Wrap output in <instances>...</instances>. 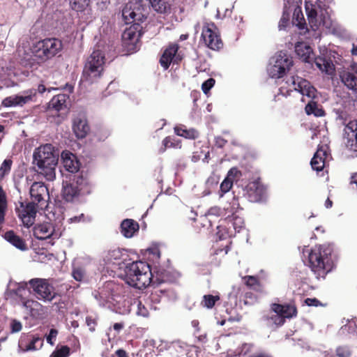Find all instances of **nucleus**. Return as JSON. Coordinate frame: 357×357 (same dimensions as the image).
Instances as JSON below:
<instances>
[{
    "instance_id": "nucleus-1",
    "label": "nucleus",
    "mask_w": 357,
    "mask_h": 357,
    "mask_svg": "<svg viewBox=\"0 0 357 357\" xmlns=\"http://www.w3.org/2000/svg\"><path fill=\"white\" fill-rule=\"evenodd\" d=\"M333 247L331 244L315 245L308 255L309 266L316 278H325L334 267Z\"/></svg>"
},
{
    "instance_id": "nucleus-2",
    "label": "nucleus",
    "mask_w": 357,
    "mask_h": 357,
    "mask_svg": "<svg viewBox=\"0 0 357 357\" xmlns=\"http://www.w3.org/2000/svg\"><path fill=\"white\" fill-rule=\"evenodd\" d=\"M286 83L289 87V91H297L303 96L311 98L305 107V111L307 115L313 114L316 117L325 116L326 113L322 107L314 100L317 97V89L309 81L298 76H291L287 79Z\"/></svg>"
},
{
    "instance_id": "nucleus-3",
    "label": "nucleus",
    "mask_w": 357,
    "mask_h": 357,
    "mask_svg": "<svg viewBox=\"0 0 357 357\" xmlns=\"http://www.w3.org/2000/svg\"><path fill=\"white\" fill-rule=\"evenodd\" d=\"M33 158L39 173L43 174L47 180L52 181L55 178V167L58 162L54 146L50 144H46L36 148Z\"/></svg>"
},
{
    "instance_id": "nucleus-4",
    "label": "nucleus",
    "mask_w": 357,
    "mask_h": 357,
    "mask_svg": "<svg viewBox=\"0 0 357 357\" xmlns=\"http://www.w3.org/2000/svg\"><path fill=\"white\" fill-rule=\"evenodd\" d=\"M152 273L150 265L142 261H133L125 268L126 282L131 287L142 289L152 282Z\"/></svg>"
},
{
    "instance_id": "nucleus-5",
    "label": "nucleus",
    "mask_w": 357,
    "mask_h": 357,
    "mask_svg": "<svg viewBox=\"0 0 357 357\" xmlns=\"http://www.w3.org/2000/svg\"><path fill=\"white\" fill-rule=\"evenodd\" d=\"M105 63L103 52L99 50H94L84 64L82 80L91 84L96 82L103 73Z\"/></svg>"
},
{
    "instance_id": "nucleus-6",
    "label": "nucleus",
    "mask_w": 357,
    "mask_h": 357,
    "mask_svg": "<svg viewBox=\"0 0 357 357\" xmlns=\"http://www.w3.org/2000/svg\"><path fill=\"white\" fill-rule=\"evenodd\" d=\"M63 48L61 40L48 38L38 41L33 47L35 56L42 61H45L56 56Z\"/></svg>"
},
{
    "instance_id": "nucleus-7",
    "label": "nucleus",
    "mask_w": 357,
    "mask_h": 357,
    "mask_svg": "<svg viewBox=\"0 0 357 357\" xmlns=\"http://www.w3.org/2000/svg\"><path fill=\"white\" fill-rule=\"evenodd\" d=\"M142 34V26L138 24H132L123 31L122 47L126 54H132L139 50Z\"/></svg>"
},
{
    "instance_id": "nucleus-8",
    "label": "nucleus",
    "mask_w": 357,
    "mask_h": 357,
    "mask_svg": "<svg viewBox=\"0 0 357 357\" xmlns=\"http://www.w3.org/2000/svg\"><path fill=\"white\" fill-rule=\"evenodd\" d=\"M92 188L82 176L77 177L75 181L66 183L62 190V197L66 202H73L79 195H86L91 192Z\"/></svg>"
},
{
    "instance_id": "nucleus-9",
    "label": "nucleus",
    "mask_w": 357,
    "mask_h": 357,
    "mask_svg": "<svg viewBox=\"0 0 357 357\" xmlns=\"http://www.w3.org/2000/svg\"><path fill=\"white\" fill-rule=\"evenodd\" d=\"M29 285L39 300L52 301L56 296L54 287L47 279L33 278L29 281Z\"/></svg>"
},
{
    "instance_id": "nucleus-10",
    "label": "nucleus",
    "mask_w": 357,
    "mask_h": 357,
    "mask_svg": "<svg viewBox=\"0 0 357 357\" xmlns=\"http://www.w3.org/2000/svg\"><path fill=\"white\" fill-rule=\"evenodd\" d=\"M122 17L126 24H140L146 19L145 8L139 1H130L122 10Z\"/></svg>"
},
{
    "instance_id": "nucleus-11",
    "label": "nucleus",
    "mask_w": 357,
    "mask_h": 357,
    "mask_svg": "<svg viewBox=\"0 0 357 357\" xmlns=\"http://www.w3.org/2000/svg\"><path fill=\"white\" fill-rule=\"evenodd\" d=\"M201 39L204 45L212 50L218 51L223 47V42L214 23L206 24L203 26Z\"/></svg>"
},
{
    "instance_id": "nucleus-12",
    "label": "nucleus",
    "mask_w": 357,
    "mask_h": 357,
    "mask_svg": "<svg viewBox=\"0 0 357 357\" xmlns=\"http://www.w3.org/2000/svg\"><path fill=\"white\" fill-rule=\"evenodd\" d=\"M31 202L39 209L45 208L47 206V200L50 197L49 191L43 183L34 182L29 191Z\"/></svg>"
},
{
    "instance_id": "nucleus-13",
    "label": "nucleus",
    "mask_w": 357,
    "mask_h": 357,
    "mask_svg": "<svg viewBox=\"0 0 357 357\" xmlns=\"http://www.w3.org/2000/svg\"><path fill=\"white\" fill-rule=\"evenodd\" d=\"M37 208L34 202H20V206L16 207V213L25 227H30L34 224Z\"/></svg>"
},
{
    "instance_id": "nucleus-14",
    "label": "nucleus",
    "mask_w": 357,
    "mask_h": 357,
    "mask_svg": "<svg viewBox=\"0 0 357 357\" xmlns=\"http://www.w3.org/2000/svg\"><path fill=\"white\" fill-rule=\"evenodd\" d=\"M36 95V93L33 89L24 91L22 95H13L5 98L1 102V106L5 107H22L32 101Z\"/></svg>"
},
{
    "instance_id": "nucleus-15",
    "label": "nucleus",
    "mask_w": 357,
    "mask_h": 357,
    "mask_svg": "<svg viewBox=\"0 0 357 357\" xmlns=\"http://www.w3.org/2000/svg\"><path fill=\"white\" fill-rule=\"evenodd\" d=\"M293 65V61L286 54H280L275 63L269 69V74L273 78H280L286 73Z\"/></svg>"
},
{
    "instance_id": "nucleus-16",
    "label": "nucleus",
    "mask_w": 357,
    "mask_h": 357,
    "mask_svg": "<svg viewBox=\"0 0 357 357\" xmlns=\"http://www.w3.org/2000/svg\"><path fill=\"white\" fill-rule=\"evenodd\" d=\"M178 49L179 46L178 44L170 43L164 50L159 61L160 66L164 70H167L172 62L177 63L181 60L179 55H177Z\"/></svg>"
},
{
    "instance_id": "nucleus-17",
    "label": "nucleus",
    "mask_w": 357,
    "mask_h": 357,
    "mask_svg": "<svg viewBox=\"0 0 357 357\" xmlns=\"http://www.w3.org/2000/svg\"><path fill=\"white\" fill-rule=\"evenodd\" d=\"M248 199L251 202H262L266 194V188L258 181H253L246 186Z\"/></svg>"
},
{
    "instance_id": "nucleus-18",
    "label": "nucleus",
    "mask_w": 357,
    "mask_h": 357,
    "mask_svg": "<svg viewBox=\"0 0 357 357\" xmlns=\"http://www.w3.org/2000/svg\"><path fill=\"white\" fill-rule=\"evenodd\" d=\"M33 234L35 238L39 240H45L52 238H58L57 234H54V227L50 222L38 224L33 227Z\"/></svg>"
},
{
    "instance_id": "nucleus-19",
    "label": "nucleus",
    "mask_w": 357,
    "mask_h": 357,
    "mask_svg": "<svg viewBox=\"0 0 357 357\" xmlns=\"http://www.w3.org/2000/svg\"><path fill=\"white\" fill-rule=\"evenodd\" d=\"M73 131L78 139H83L86 137L90 131V126L86 119L84 116H77L73 121Z\"/></svg>"
},
{
    "instance_id": "nucleus-20",
    "label": "nucleus",
    "mask_w": 357,
    "mask_h": 357,
    "mask_svg": "<svg viewBox=\"0 0 357 357\" xmlns=\"http://www.w3.org/2000/svg\"><path fill=\"white\" fill-rule=\"evenodd\" d=\"M271 309L276 314L281 315L284 319H290L297 315V308L295 305L273 303Z\"/></svg>"
},
{
    "instance_id": "nucleus-21",
    "label": "nucleus",
    "mask_w": 357,
    "mask_h": 357,
    "mask_svg": "<svg viewBox=\"0 0 357 357\" xmlns=\"http://www.w3.org/2000/svg\"><path fill=\"white\" fill-rule=\"evenodd\" d=\"M68 99L69 96L64 93L54 96L48 103V110L55 111L56 112L66 111L68 108L67 100Z\"/></svg>"
},
{
    "instance_id": "nucleus-22",
    "label": "nucleus",
    "mask_w": 357,
    "mask_h": 357,
    "mask_svg": "<svg viewBox=\"0 0 357 357\" xmlns=\"http://www.w3.org/2000/svg\"><path fill=\"white\" fill-rule=\"evenodd\" d=\"M328 153L326 149L324 146L319 147L311 160L312 168L317 172L321 171L325 166V161Z\"/></svg>"
},
{
    "instance_id": "nucleus-23",
    "label": "nucleus",
    "mask_w": 357,
    "mask_h": 357,
    "mask_svg": "<svg viewBox=\"0 0 357 357\" xmlns=\"http://www.w3.org/2000/svg\"><path fill=\"white\" fill-rule=\"evenodd\" d=\"M295 52L304 62L310 63L314 59V54L311 47L304 42L297 43L296 44Z\"/></svg>"
},
{
    "instance_id": "nucleus-24",
    "label": "nucleus",
    "mask_w": 357,
    "mask_h": 357,
    "mask_svg": "<svg viewBox=\"0 0 357 357\" xmlns=\"http://www.w3.org/2000/svg\"><path fill=\"white\" fill-rule=\"evenodd\" d=\"M121 233L126 238H131L139 231V226L138 222L132 219L123 220L120 226Z\"/></svg>"
},
{
    "instance_id": "nucleus-25",
    "label": "nucleus",
    "mask_w": 357,
    "mask_h": 357,
    "mask_svg": "<svg viewBox=\"0 0 357 357\" xmlns=\"http://www.w3.org/2000/svg\"><path fill=\"white\" fill-rule=\"evenodd\" d=\"M4 238L16 248L24 251L27 250V245L24 238L17 235L13 230L6 231L3 236Z\"/></svg>"
},
{
    "instance_id": "nucleus-26",
    "label": "nucleus",
    "mask_w": 357,
    "mask_h": 357,
    "mask_svg": "<svg viewBox=\"0 0 357 357\" xmlns=\"http://www.w3.org/2000/svg\"><path fill=\"white\" fill-rule=\"evenodd\" d=\"M24 306L29 309L30 315L35 319H42L45 314L44 307L38 301L27 300L24 302Z\"/></svg>"
},
{
    "instance_id": "nucleus-27",
    "label": "nucleus",
    "mask_w": 357,
    "mask_h": 357,
    "mask_svg": "<svg viewBox=\"0 0 357 357\" xmlns=\"http://www.w3.org/2000/svg\"><path fill=\"white\" fill-rule=\"evenodd\" d=\"M153 9L160 14H169L174 0H149Z\"/></svg>"
},
{
    "instance_id": "nucleus-28",
    "label": "nucleus",
    "mask_w": 357,
    "mask_h": 357,
    "mask_svg": "<svg viewBox=\"0 0 357 357\" xmlns=\"http://www.w3.org/2000/svg\"><path fill=\"white\" fill-rule=\"evenodd\" d=\"M245 284L250 289L258 294H263L264 288L259 278L253 275H245L243 278Z\"/></svg>"
},
{
    "instance_id": "nucleus-29",
    "label": "nucleus",
    "mask_w": 357,
    "mask_h": 357,
    "mask_svg": "<svg viewBox=\"0 0 357 357\" xmlns=\"http://www.w3.org/2000/svg\"><path fill=\"white\" fill-rule=\"evenodd\" d=\"M314 63L322 72H325L328 75H332L335 72V66L330 59L318 56L314 58Z\"/></svg>"
},
{
    "instance_id": "nucleus-30",
    "label": "nucleus",
    "mask_w": 357,
    "mask_h": 357,
    "mask_svg": "<svg viewBox=\"0 0 357 357\" xmlns=\"http://www.w3.org/2000/svg\"><path fill=\"white\" fill-rule=\"evenodd\" d=\"M71 156H65L63 158V163L66 169L71 173L78 172L79 169V162L75 159V156L71 154Z\"/></svg>"
},
{
    "instance_id": "nucleus-31",
    "label": "nucleus",
    "mask_w": 357,
    "mask_h": 357,
    "mask_svg": "<svg viewBox=\"0 0 357 357\" xmlns=\"http://www.w3.org/2000/svg\"><path fill=\"white\" fill-rule=\"evenodd\" d=\"M342 81L349 89L357 90V76L354 73H344L342 76Z\"/></svg>"
},
{
    "instance_id": "nucleus-32",
    "label": "nucleus",
    "mask_w": 357,
    "mask_h": 357,
    "mask_svg": "<svg viewBox=\"0 0 357 357\" xmlns=\"http://www.w3.org/2000/svg\"><path fill=\"white\" fill-rule=\"evenodd\" d=\"M175 132L177 135L189 139H195L199 137V132L194 129H185L182 128H175Z\"/></svg>"
},
{
    "instance_id": "nucleus-33",
    "label": "nucleus",
    "mask_w": 357,
    "mask_h": 357,
    "mask_svg": "<svg viewBox=\"0 0 357 357\" xmlns=\"http://www.w3.org/2000/svg\"><path fill=\"white\" fill-rule=\"evenodd\" d=\"M264 319L268 322V325H275L277 327L282 326L285 323V319L279 314H273L271 315H264Z\"/></svg>"
},
{
    "instance_id": "nucleus-34",
    "label": "nucleus",
    "mask_w": 357,
    "mask_h": 357,
    "mask_svg": "<svg viewBox=\"0 0 357 357\" xmlns=\"http://www.w3.org/2000/svg\"><path fill=\"white\" fill-rule=\"evenodd\" d=\"M220 297L219 295H211V294H207L204 295L203 296L202 301L201 302L202 306L206 307L208 309L213 308L215 303L218 301H220Z\"/></svg>"
},
{
    "instance_id": "nucleus-35",
    "label": "nucleus",
    "mask_w": 357,
    "mask_h": 357,
    "mask_svg": "<svg viewBox=\"0 0 357 357\" xmlns=\"http://www.w3.org/2000/svg\"><path fill=\"white\" fill-rule=\"evenodd\" d=\"M166 294V290L154 287V289L149 296L148 299L153 303H159L161 301L162 296Z\"/></svg>"
},
{
    "instance_id": "nucleus-36",
    "label": "nucleus",
    "mask_w": 357,
    "mask_h": 357,
    "mask_svg": "<svg viewBox=\"0 0 357 357\" xmlns=\"http://www.w3.org/2000/svg\"><path fill=\"white\" fill-rule=\"evenodd\" d=\"M120 289V287L118 284H116L114 282H107L104 287V289L102 290L101 294H104V291H111V294L107 296V299L109 300L111 298L112 300H115L114 296H116L115 292L117 291Z\"/></svg>"
},
{
    "instance_id": "nucleus-37",
    "label": "nucleus",
    "mask_w": 357,
    "mask_h": 357,
    "mask_svg": "<svg viewBox=\"0 0 357 357\" xmlns=\"http://www.w3.org/2000/svg\"><path fill=\"white\" fill-rule=\"evenodd\" d=\"M258 293L255 291L252 292L251 291H247L244 296V303L245 305H254L258 301Z\"/></svg>"
},
{
    "instance_id": "nucleus-38",
    "label": "nucleus",
    "mask_w": 357,
    "mask_h": 357,
    "mask_svg": "<svg viewBox=\"0 0 357 357\" xmlns=\"http://www.w3.org/2000/svg\"><path fill=\"white\" fill-rule=\"evenodd\" d=\"M71 8L77 12L83 11L86 6V0H69Z\"/></svg>"
},
{
    "instance_id": "nucleus-39",
    "label": "nucleus",
    "mask_w": 357,
    "mask_h": 357,
    "mask_svg": "<svg viewBox=\"0 0 357 357\" xmlns=\"http://www.w3.org/2000/svg\"><path fill=\"white\" fill-rule=\"evenodd\" d=\"M70 349L68 346H62L56 349L50 356V357H68L70 355Z\"/></svg>"
},
{
    "instance_id": "nucleus-40",
    "label": "nucleus",
    "mask_w": 357,
    "mask_h": 357,
    "mask_svg": "<svg viewBox=\"0 0 357 357\" xmlns=\"http://www.w3.org/2000/svg\"><path fill=\"white\" fill-rule=\"evenodd\" d=\"M11 160H5L0 167V178H3L5 175L8 174L11 169L12 166Z\"/></svg>"
},
{
    "instance_id": "nucleus-41",
    "label": "nucleus",
    "mask_w": 357,
    "mask_h": 357,
    "mask_svg": "<svg viewBox=\"0 0 357 357\" xmlns=\"http://www.w3.org/2000/svg\"><path fill=\"white\" fill-rule=\"evenodd\" d=\"M162 145L164 146L163 151L167 148L181 147V145H179L178 143H176L175 139L172 138L170 136L166 137L162 140Z\"/></svg>"
},
{
    "instance_id": "nucleus-42",
    "label": "nucleus",
    "mask_w": 357,
    "mask_h": 357,
    "mask_svg": "<svg viewBox=\"0 0 357 357\" xmlns=\"http://www.w3.org/2000/svg\"><path fill=\"white\" fill-rule=\"evenodd\" d=\"M72 275L75 280L81 282L85 277V272L83 268L78 267L73 269Z\"/></svg>"
},
{
    "instance_id": "nucleus-43",
    "label": "nucleus",
    "mask_w": 357,
    "mask_h": 357,
    "mask_svg": "<svg viewBox=\"0 0 357 357\" xmlns=\"http://www.w3.org/2000/svg\"><path fill=\"white\" fill-rule=\"evenodd\" d=\"M233 185V180L230 178L226 177L220 185V190L223 193H226L229 191Z\"/></svg>"
},
{
    "instance_id": "nucleus-44",
    "label": "nucleus",
    "mask_w": 357,
    "mask_h": 357,
    "mask_svg": "<svg viewBox=\"0 0 357 357\" xmlns=\"http://www.w3.org/2000/svg\"><path fill=\"white\" fill-rule=\"evenodd\" d=\"M351 352L349 347L345 346L339 347L336 349V355L337 357H349Z\"/></svg>"
},
{
    "instance_id": "nucleus-45",
    "label": "nucleus",
    "mask_w": 357,
    "mask_h": 357,
    "mask_svg": "<svg viewBox=\"0 0 357 357\" xmlns=\"http://www.w3.org/2000/svg\"><path fill=\"white\" fill-rule=\"evenodd\" d=\"M215 84V79L213 78H209L202 85V89L204 93H207Z\"/></svg>"
},
{
    "instance_id": "nucleus-46",
    "label": "nucleus",
    "mask_w": 357,
    "mask_h": 357,
    "mask_svg": "<svg viewBox=\"0 0 357 357\" xmlns=\"http://www.w3.org/2000/svg\"><path fill=\"white\" fill-rule=\"evenodd\" d=\"M40 342V347L43 345V340L39 337H33L29 344L27 345V350H35L37 349L36 344Z\"/></svg>"
},
{
    "instance_id": "nucleus-47",
    "label": "nucleus",
    "mask_w": 357,
    "mask_h": 357,
    "mask_svg": "<svg viewBox=\"0 0 357 357\" xmlns=\"http://www.w3.org/2000/svg\"><path fill=\"white\" fill-rule=\"evenodd\" d=\"M86 324L88 326L89 331L91 332H94L96 331V327L98 324V321L96 319L93 318L92 317H86Z\"/></svg>"
},
{
    "instance_id": "nucleus-48",
    "label": "nucleus",
    "mask_w": 357,
    "mask_h": 357,
    "mask_svg": "<svg viewBox=\"0 0 357 357\" xmlns=\"http://www.w3.org/2000/svg\"><path fill=\"white\" fill-rule=\"evenodd\" d=\"M58 335V331L55 328H52L50 331V333L49 335L47 336L46 339H47V342L51 344V345H54V342L53 341V339H56V336Z\"/></svg>"
},
{
    "instance_id": "nucleus-49",
    "label": "nucleus",
    "mask_w": 357,
    "mask_h": 357,
    "mask_svg": "<svg viewBox=\"0 0 357 357\" xmlns=\"http://www.w3.org/2000/svg\"><path fill=\"white\" fill-rule=\"evenodd\" d=\"M241 176V172L238 169V168L232 167L228 172L227 177L230 178L233 180L234 178H237Z\"/></svg>"
},
{
    "instance_id": "nucleus-50",
    "label": "nucleus",
    "mask_w": 357,
    "mask_h": 357,
    "mask_svg": "<svg viewBox=\"0 0 357 357\" xmlns=\"http://www.w3.org/2000/svg\"><path fill=\"white\" fill-rule=\"evenodd\" d=\"M137 308V314L143 317H147L149 315V310L144 305H142L141 301H139Z\"/></svg>"
},
{
    "instance_id": "nucleus-51",
    "label": "nucleus",
    "mask_w": 357,
    "mask_h": 357,
    "mask_svg": "<svg viewBox=\"0 0 357 357\" xmlns=\"http://www.w3.org/2000/svg\"><path fill=\"white\" fill-rule=\"evenodd\" d=\"M306 11L310 23L313 22L314 20H316L317 12L314 8H311L309 10V8H307Z\"/></svg>"
},
{
    "instance_id": "nucleus-52",
    "label": "nucleus",
    "mask_w": 357,
    "mask_h": 357,
    "mask_svg": "<svg viewBox=\"0 0 357 357\" xmlns=\"http://www.w3.org/2000/svg\"><path fill=\"white\" fill-rule=\"evenodd\" d=\"M305 303L308 306H319L321 305V302L316 298H307L305 300Z\"/></svg>"
},
{
    "instance_id": "nucleus-53",
    "label": "nucleus",
    "mask_w": 357,
    "mask_h": 357,
    "mask_svg": "<svg viewBox=\"0 0 357 357\" xmlns=\"http://www.w3.org/2000/svg\"><path fill=\"white\" fill-rule=\"evenodd\" d=\"M346 128L352 132L357 133V119L350 121L346 126Z\"/></svg>"
},
{
    "instance_id": "nucleus-54",
    "label": "nucleus",
    "mask_w": 357,
    "mask_h": 357,
    "mask_svg": "<svg viewBox=\"0 0 357 357\" xmlns=\"http://www.w3.org/2000/svg\"><path fill=\"white\" fill-rule=\"evenodd\" d=\"M109 255H110L111 258H112L115 260H118V259H120L121 257V252L119 248L114 249L109 252Z\"/></svg>"
},
{
    "instance_id": "nucleus-55",
    "label": "nucleus",
    "mask_w": 357,
    "mask_h": 357,
    "mask_svg": "<svg viewBox=\"0 0 357 357\" xmlns=\"http://www.w3.org/2000/svg\"><path fill=\"white\" fill-rule=\"evenodd\" d=\"M227 141L222 138V137H217L215 139V144L218 148H222L225 146Z\"/></svg>"
},
{
    "instance_id": "nucleus-56",
    "label": "nucleus",
    "mask_w": 357,
    "mask_h": 357,
    "mask_svg": "<svg viewBox=\"0 0 357 357\" xmlns=\"http://www.w3.org/2000/svg\"><path fill=\"white\" fill-rule=\"evenodd\" d=\"M29 284V282H25V283H23V284H20L18 287L15 289L13 291H14V294L17 296H21V293L22 291H24L26 288V286Z\"/></svg>"
},
{
    "instance_id": "nucleus-57",
    "label": "nucleus",
    "mask_w": 357,
    "mask_h": 357,
    "mask_svg": "<svg viewBox=\"0 0 357 357\" xmlns=\"http://www.w3.org/2000/svg\"><path fill=\"white\" fill-rule=\"evenodd\" d=\"M86 220V216L84 213H81L79 215L74 216L70 218V222H80Z\"/></svg>"
},
{
    "instance_id": "nucleus-58",
    "label": "nucleus",
    "mask_w": 357,
    "mask_h": 357,
    "mask_svg": "<svg viewBox=\"0 0 357 357\" xmlns=\"http://www.w3.org/2000/svg\"><path fill=\"white\" fill-rule=\"evenodd\" d=\"M11 328L13 332H19L22 330V324L19 321H13Z\"/></svg>"
},
{
    "instance_id": "nucleus-59",
    "label": "nucleus",
    "mask_w": 357,
    "mask_h": 357,
    "mask_svg": "<svg viewBox=\"0 0 357 357\" xmlns=\"http://www.w3.org/2000/svg\"><path fill=\"white\" fill-rule=\"evenodd\" d=\"M349 183L351 185H356V187L357 188V172L351 174Z\"/></svg>"
},
{
    "instance_id": "nucleus-60",
    "label": "nucleus",
    "mask_w": 357,
    "mask_h": 357,
    "mask_svg": "<svg viewBox=\"0 0 357 357\" xmlns=\"http://www.w3.org/2000/svg\"><path fill=\"white\" fill-rule=\"evenodd\" d=\"M124 328V323L123 322H121V323H115L114 325H113V328L114 330H115L116 331H117L118 333L122 330L123 328Z\"/></svg>"
},
{
    "instance_id": "nucleus-61",
    "label": "nucleus",
    "mask_w": 357,
    "mask_h": 357,
    "mask_svg": "<svg viewBox=\"0 0 357 357\" xmlns=\"http://www.w3.org/2000/svg\"><path fill=\"white\" fill-rule=\"evenodd\" d=\"M117 357H128L127 353L123 349H118L115 352Z\"/></svg>"
},
{
    "instance_id": "nucleus-62",
    "label": "nucleus",
    "mask_w": 357,
    "mask_h": 357,
    "mask_svg": "<svg viewBox=\"0 0 357 357\" xmlns=\"http://www.w3.org/2000/svg\"><path fill=\"white\" fill-rule=\"evenodd\" d=\"M237 222H239V224L243 223V220L241 218H238V217L234 218V222L232 223V225H233V227L235 230H237V227H236Z\"/></svg>"
},
{
    "instance_id": "nucleus-63",
    "label": "nucleus",
    "mask_w": 357,
    "mask_h": 357,
    "mask_svg": "<svg viewBox=\"0 0 357 357\" xmlns=\"http://www.w3.org/2000/svg\"><path fill=\"white\" fill-rule=\"evenodd\" d=\"M36 91V93L39 92L40 93H44L45 91H46V88H45V86L43 85V84H39L38 86V89H34Z\"/></svg>"
},
{
    "instance_id": "nucleus-64",
    "label": "nucleus",
    "mask_w": 357,
    "mask_h": 357,
    "mask_svg": "<svg viewBox=\"0 0 357 357\" xmlns=\"http://www.w3.org/2000/svg\"><path fill=\"white\" fill-rule=\"evenodd\" d=\"M325 206L326 208H330L333 206V202L328 197L325 202Z\"/></svg>"
}]
</instances>
